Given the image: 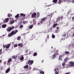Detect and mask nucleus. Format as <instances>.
I'll use <instances>...</instances> for the list:
<instances>
[{"instance_id":"obj_42","label":"nucleus","mask_w":74,"mask_h":74,"mask_svg":"<svg viewBox=\"0 0 74 74\" xmlns=\"http://www.w3.org/2000/svg\"><path fill=\"white\" fill-rule=\"evenodd\" d=\"M74 52V51H73L72 50L71 51V52L70 53L71 54H72V53H73Z\"/></svg>"},{"instance_id":"obj_10","label":"nucleus","mask_w":74,"mask_h":74,"mask_svg":"<svg viewBox=\"0 0 74 74\" xmlns=\"http://www.w3.org/2000/svg\"><path fill=\"white\" fill-rule=\"evenodd\" d=\"M36 15L37 14L36 13H34L33 14L32 16V18H36Z\"/></svg>"},{"instance_id":"obj_54","label":"nucleus","mask_w":74,"mask_h":74,"mask_svg":"<svg viewBox=\"0 0 74 74\" xmlns=\"http://www.w3.org/2000/svg\"><path fill=\"white\" fill-rule=\"evenodd\" d=\"M51 5H52V4H50V5H48V6L49 7L50 6H51Z\"/></svg>"},{"instance_id":"obj_26","label":"nucleus","mask_w":74,"mask_h":74,"mask_svg":"<svg viewBox=\"0 0 74 74\" xmlns=\"http://www.w3.org/2000/svg\"><path fill=\"white\" fill-rule=\"evenodd\" d=\"M60 20V17H58V18L57 19V22H59V21Z\"/></svg>"},{"instance_id":"obj_23","label":"nucleus","mask_w":74,"mask_h":74,"mask_svg":"<svg viewBox=\"0 0 74 74\" xmlns=\"http://www.w3.org/2000/svg\"><path fill=\"white\" fill-rule=\"evenodd\" d=\"M12 59H11V58H10L9 59L8 61V63H10V62H11V61H12Z\"/></svg>"},{"instance_id":"obj_37","label":"nucleus","mask_w":74,"mask_h":74,"mask_svg":"<svg viewBox=\"0 0 74 74\" xmlns=\"http://www.w3.org/2000/svg\"><path fill=\"white\" fill-rule=\"evenodd\" d=\"M59 30H57L56 31V33H59Z\"/></svg>"},{"instance_id":"obj_47","label":"nucleus","mask_w":74,"mask_h":74,"mask_svg":"<svg viewBox=\"0 0 74 74\" xmlns=\"http://www.w3.org/2000/svg\"><path fill=\"white\" fill-rule=\"evenodd\" d=\"M27 52H28V50H26V51H25V52H26V53H27Z\"/></svg>"},{"instance_id":"obj_46","label":"nucleus","mask_w":74,"mask_h":74,"mask_svg":"<svg viewBox=\"0 0 74 74\" xmlns=\"http://www.w3.org/2000/svg\"><path fill=\"white\" fill-rule=\"evenodd\" d=\"M66 36V34H64L63 36V37H65V36Z\"/></svg>"},{"instance_id":"obj_41","label":"nucleus","mask_w":74,"mask_h":74,"mask_svg":"<svg viewBox=\"0 0 74 74\" xmlns=\"http://www.w3.org/2000/svg\"><path fill=\"white\" fill-rule=\"evenodd\" d=\"M23 27V25H21L20 26V28H22V27Z\"/></svg>"},{"instance_id":"obj_5","label":"nucleus","mask_w":74,"mask_h":74,"mask_svg":"<svg viewBox=\"0 0 74 74\" xmlns=\"http://www.w3.org/2000/svg\"><path fill=\"white\" fill-rule=\"evenodd\" d=\"M47 19V17H45L42 18L40 21V23L41 24H42V23H43L44 22V21H45Z\"/></svg>"},{"instance_id":"obj_20","label":"nucleus","mask_w":74,"mask_h":74,"mask_svg":"<svg viewBox=\"0 0 74 74\" xmlns=\"http://www.w3.org/2000/svg\"><path fill=\"white\" fill-rule=\"evenodd\" d=\"M27 23H28V22H27V21H23V24H24V25H25V24H27Z\"/></svg>"},{"instance_id":"obj_55","label":"nucleus","mask_w":74,"mask_h":74,"mask_svg":"<svg viewBox=\"0 0 74 74\" xmlns=\"http://www.w3.org/2000/svg\"><path fill=\"white\" fill-rule=\"evenodd\" d=\"M23 46V45H21V46H20L21 47H22Z\"/></svg>"},{"instance_id":"obj_43","label":"nucleus","mask_w":74,"mask_h":74,"mask_svg":"<svg viewBox=\"0 0 74 74\" xmlns=\"http://www.w3.org/2000/svg\"><path fill=\"white\" fill-rule=\"evenodd\" d=\"M21 45H22V43H20V44H18V47H20V46H21Z\"/></svg>"},{"instance_id":"obj_9","label":"nucleus","mask_w":74,"mask_h":74,"mask_svg":"<svg viewBox=\"0 0 74 74\" xmlns=\"http://www.w3.org/2000/svg\"><path fill=\"white\" fill-rule=\"evenodd\" d=\"M9 21V18H6L5 19V21H3V23H5V22L7 23Z\"/></svg>"},{"instance_id":"obj_48","label":"nucleus","mask_w":74,"mask_h":74,"mask_svg":"<svg viewBox=\"0 0 74 74\" xmlns=\"http://www.w3.org/2000/svg\"><path fill=\"white\" fill-rule=\"evenodd\" d=\"M3 48H6V46H5V45H4L3 46Z\"/></svg>"},{"instance_id":"obj_45","label":"nucleus","mask_w":74,"mask_h":74,"mask_svg":"<svg viewBox=\"0 0 74 74\" xmlns=\"http://www.w3.org/2000/svg\"><path fill=\"white\" fill-rule=\"evenodd\" d=\"M63 1L64 2H67V0H63L62 1V3H63Z\"/></svg>"},{"instance_id":"obj_35","label":"nucleus","mask_w":74,"mask_h":74,"mask_svg":"<svg viewBox=\"0 0 74 74\" xmlns=\"http://www.w3.org/2000/svg\"><path fill=\"white\" fill-rule=\"evenodd\" d=\"M24 68H25V69H27L28 68V65H26L24 66Z\"/></svg>"},{"instance_id":"obj_50","label":"nucleus","mask_w":74,"mask_h":74,"mask_svg":"<svg viewBox=\"0 0 74 74\" xmlns=\"http://www.w3.org/2000/svg\"><path fill=\"white\" fill-rule=\"evenodd\" d=\"M72 20L73 21H74V17H73L72 18Z\"/></svg>"},{"instance_id":"obj_34","label":"nucleus","mask_w":74,"mask_h":74,"mask_svg":"<svg viewBox=\"0 0 74 74\" xmlns=\"http://www.w3.org/2000/svg\"><path fill=\"white\" fill-rule=\"evenodd\" d=\"M19 14H18L16 16H15V17L16 18H18L19 17Z\"/></svg>"},{"instance_id":"obj_62","label":"nucleus","mask_w":74,"mask_h":74,"mask_svg":"<svg viewBox=\"0 0 74 74\" xmlns=\"http://www.w3.org/2000/svg\"><path fill=\"white\" fill-rule=\"evenodd\" d=\"M38 24L39 25H40V23H38Z\"/></svg>"},{"instance_id":"obj_44","label":"nucleus","mask_w":74,"mask_h":74,"mask_svg":"<svg viewBox=\"0 0 74 74\" xmlns=\"http://www.w3.org/2000/svg\"><path fill=\"white\" fill-rule=\"evenodd\" d=\"M2 49L0 50V55H1V53H2Z\"/></svg>"},{"instance_id":"obj_28","label":"nucleus","mask_w":74,"mask_h":74,"mask_svg":"<svg viewBox=\"0 0 74 74\" xmlns=\"http://www.w3.org/2000/svg\"><path fill=\"white\" fill-rule=\"evenodd\" d=\"M37 55V53H34L33 56H36Z\"/></svg>"},{"instance_id":"obj_24","label":"nucleus","mask_w":74,"mask_h":74,"mask_svg":"<svg viewBox=\"0 0 74 74\" xmlns=\"http://www.w3.org/2000/svg\"><path fill=\"white\" fill-rule=\"evenodd\" d=\"M12 14H10V13H8V17H10V16H12Z\"/></svg>"},{"instance_id":"obj_63","label":"nucleus","mask_w":74,"mask_h":74,"mask_svg":"<svg viewBox=\"0 0 74 74\" xmlns=\"http://www.w3.org/2000/svg\"><path fill=\"white\" fill-rule=\"evenodd\" d=\"M47 37H49V35H48Z\"/></svg>"},{"instance_id":"obj_40","label":"nucleus","mask_w":74,"mask_h":74,"mask_svg":"<svg viewBox=\"0 0 74 74\" xmlns=\"http://www.w3.org/2000/svg\"><path fill=\"white\" fill-rule=\"evenodd\" d=\"M14 48H15V47H18V45L17 44H16L14 45Z\"/></svg>"},{"instance_id":"obj_7","label":"nucleus","mask_w":74,"mask_h":74,"mask_svg":"<svg viewBox=\"0 0 74 74\" xmlns=\"http://www.w3.org/2000/svg\"><path fill=\"white\" fill-rule=\"evenodd\" d=\"M69 65L70 66H72L73 67L74 66V62L73 61H71L69 62Z\"/></svg>"},{"instance_id":"obj_6","label":"nucleus","mask_w":74,"mask_h":74,"mask_svg":"<svg viewBox=\"0 0 74 74\" xmlns=\"http://www.w3.org/2000/svg\"><path fill=\"white\" fill-rule=\"evenodd\" d=\"M58 53V52L57 51L56 53H55L54 55H53L51 57V59H55V57L56 56V55H57Z\"/></svg>"},{"instance_id":"obj_60","label":"nucleus","mask_w":74,"mask_h":74,"mask_svg":"<svg viewBox=\"0 0 74 74\" xmlns=\"http://www.w3.org/2000/svg\"><path fill=\"white\" fill-rule=\"evenodd\" d=\"M23 35H25L26 34H23Z\"/></svg>"},{"instance_id":"obj_57","label":"nucleus","mask_w":74,"mask_h":74,"mask_svg":"<svg viewBox=\"0 0 74 74\" xmlns=\"http://www.w3.org/2000/svg\"><path fill=\"white\" fill-rule=\"evenodd\" d=\"M51 14L52 15H53V13H51Z\"/></svg>"},{"instance_id":"obj_15","label":"nucleus","mask_w":74,"mask_h":74,"mask_svg":"<svg viewBox=\"0 0 74 74\" xmlns=\"http://www.w3.org/2000/svg\"><path fill=\"white\" fill-rule=\"evenodd\" d=\"M6 26H7V25L3 24V25H2V28H5Z\"/></svg>"},{"instance_id":"obj_36","label":"nucleus","mask_w":74,"mask_h":74,"mask_svg":"<svg viewBox=\"0 0 74 74\" xmlns=\"http://www.w3.org/2000/svg\"><path fill=\"white\" fill-rule=\"evenodd\" d=\"M71 2V0H66V2L70 3Z\"/></svg>"},{"instance_id":"obj_12","label":"nucleus","mask_w":74,"mask_h":74,"mask_svg":"<svg viewBox=\"0 0 74 74\" xmlns=\"http://www.w3.org/2000/svg\"><path fill=\"white\" fill-rule=\"evenodd\" d=\"M23 59H24V57H23V56H21L20 58V60H23Z\"/></svg>"},{"instance_id":"obj_29","label":"nucleus","mask_w":74,"mask_h":74,"mask_svg":"<svg viewBox=\"0 0 74 74\" xmlns=\"http://www.w3.org/2000/svg\"><path fill=\"white\" fill-rule=\"evenodd\" d=\"M33 25H32L29 26V28L30 29H32V28H33Z\"/></svg>"},{"instance_id":"obj_19","label":"nucleus","mask_w":74,"mask_h":74,"mask_svg":"<svg viewBox=\"0 0 74 74\" xmlns=\"http://www.w3.org/2000/svg\"><path fill=\"white\" fill-rule=\"evenodd\" d=\"M34 37H35V35H32V36L31 39H30V40H33V38H34Z\"/></svg>"},{"instance_id":"obj_38","label":"nucleus","mask_w":74,"mask_h":74,"mask_svg":"<svg viewBox=\"0 0 74 74\" xmlns=\"http://www.w3.org/2000/svg\"><path fill=\"white\" fill-rule=\"evenodd\" d=\"M40 73L41 74H44V71H40Z\"/></svg>"},{"instance_id":"obj_1","label":"nucleus","mask_w":74,"mask_h":74,"mask_svg":"<svg viewBox=\"0 0 74 74\" xmlns=\"http://www.w3.org/2000/svg\"><path fill=\"white\" fill-rule=\"evenodd\" d=\"M18 32V31L17 30H16L15 31H13L11 33L8 34V37H11V36H13L14 34H15Z\"/></svg>"},{"instance_id":"obj_32","label":"nucleus","mask_w":74,"mask_h":74,"mask_svg":"<svg viewBox=\"0 0 74 74\" xmlns=\"http://www.w3.org/2000/svg\"><path fill=\"white\" fill-rule=\"evenodd\" d=\"M63 57V56L62 55H60L59 56V59L60 60H62V59H60V57Z\"/></svg>"},{"instance_id":"obj_52","label":"nucleus","mask_w":74,"mask_h":74,"mask_svg":"<svg viewBox=\"0 0 74 74\" xmlns=\"http://www.w3.org/2000/svg\"><path fill=\"white\" fill-rule=\"evenodd\" d=\"M2 62V60H0V63H1Z\"/></svg>"},{"instance_id":"obj_13","label":"nucleus","mask_w":74,"mask_h":74,"mask_svg":"<svg viewBox=\"0 0 74 74\" xmlns=\"http://www.w3.org/2000/svg\"><path fill=\"white\" fill-rule=\"evenodd\" d=\"M15 22V20H13L12 21H10V25H12V24H13V23H14Z\"/></svg>"},{"instance_id":"obj_11","label":"nucleus","mask_w":74,"mask_h":74,"mask_svg":"<svg viewBox=\"0 0 74 74\" xmlns=\"http://www.w3.org/2000/svg\"><path fill=\"white\" fill-rule=\"evenodd\" d=\"M10 71V68H8L5 71V73H9Z\"/></svg>"},{"instance_id":"obj_2","label":"nucleus","mask_w":74,"mask_h":74,"mask_svg":"<svg viewBox=\"0 0 74 74\" xmlns=\"http://www.w3.org/2000/svg\"><path fill=\"white\" fill-rule=\"evenodd\" d=\"M64 68H65L64 66H63L62 68V67L60 66H58L56 69H57V70L58 71L59 73H61L62 71H61L60 69H64Z\"/></svg>"},{"instance_id":"obj_17","label":"nucleus","mask_w":74,"mask_h":74,"mask_svg":"<svg viewBox=\"0 0 74 74\" xmlns=\"http://www.w3.org/2000/svg\"><path fill=\"white\" fill-rule=\"evenodd\" d=\"M58 25V24L57 23L54 24L53 25V27L54 28H55V27H56V26H57Z\"/></svg>"},{"instance_id":"obj_8","label":"nucleus","mask_w":74,"mask_h":74,"mask_svg":"<svg viewBox=\"0 0 74 74\" xmlns=\"http://www.w3.org/2000/svg\"><path fill=\"white\" fill-rule=\"evenodd\" d=\"M33 63V60H29L28 62V64L29 65H32V64Z\"/></svg>"},{"instance_id":"obj_18","label":"nucleus","mask_w":74,"mask_h":74,"mask_svg":"<svg viewBox=\"0 0 74 74\" xmlns=\"http://www.w3.org/2000/svg\"><path fill=\"white\" fill-rule=\"evenodd\" d=\"M21 37L20 36H18L17 37V40H21Z\"/></svg>"},{"instance_id":"obj_21","label":"nucleus","mask_w":74,"mask_h":74,"mask_svg":"<svg viewBox=\"0 0 74 74\" xmlns=\"http://www.w3.org/2000/svg\"><path fill=\"white\" fill-rule=\"evenodd\" d=\"M68 60V58H66L64 59V62H67Z\"/></svg>"},{"instance_id":"obj_59","label":"nucleus","mask_w":74,"mask_h":74,"mask_svg":"<svg viewBox=\"0 0 74 74\" xmlns=\"http://www.w3.org/2000/svg\"><path fill=\"white\" fill-rule=\"evenodd\" d=\"M47 33V32H44V33Z\"/></svg>"},{"instance_id":"obj_39","label":"nucleus","mask_w":74,"mask_h":74,"mask_svg":"<svg viewBox=\"0 0 74 74\" xmlns=\"http://www.w3.org/2000/svg\"><path fill=\"white\" fill-rule=\"evenodd\" d=\"M65 53H66V55H67L68 54H69V53H70L69 51H66L65 52Z\"/></svg>"},{"instance_id":"obj_25","label":"nucleus","mask_w":74,"mask_h":74,"mask_svg":"<svg viewBox=\"0 0 74 74\" xmlns=\"http://www.w3.org/2000/svg\"><path fill=\"white\" fill-rule=\"evenodd\" d=\"M65 63H66V62H64H64L62 63V66H63V67H64V66H65V64H66Z\"/></svg>"},{"instance_id":"obj_61","label":"nucleus","mask_w":74,"mask_h":74,"mask_svg":"<svg viewBox=\"0 0 74 74\" xmlns=\"http://www.w3.org/2000/svg\"><path fill=\"white\" fill-rule=\"evenodd\" d=\"M50 9V8H48V10H49Z\"/></svg>"},{"instance_id":"obj_4","label":"nucleus","mask_w":74,"mask_h":74,"mask_svg":"<svg viewBox=\"0 0 74 74\" xmlns=\"http://www.w3.org/2000/svg\"><path fill=\"white\" fill-rule=\"evenodd\" d=\"M20 15L21 16V17L22 18V19H24L26 16V14L23 13H21L20 14Z\"/></svg>"},{"instance_id":"obj_49","label":"nucleus","mask_w":74,"mask_h":74,"mask_svg":"<svg viewBox=\"0 0 74 74\" xmlns=\"http://www.w3.org/2000/svg\"><path fill=\"white\" fill-rule=\"evenodd\" d=\"M72 3H74V0H72V1H71Z\"/></svg>"},{"instance_id":"obj_33","label":"nucleus","mask_w":74,"mask_h":74,"mask_svg":"<svg viewBox=\"0 0 74 74\" xmlns=\"http://www.w3.org/2000/svg\"><path fill=\"white\" fill-rule=\"evenodd\" d=\"M57 1H58V0H53V3H57Z\"/></svg>"},{"instance_id":"obj_3","label":"nucleus","mask_w":74,"mask_h":74,"mask_svg":"<svg viewBox=\"0 0 74 74\" xmlns=\"http://www.w3.org/2000/svg\"><path fill=\"white\" fill-rule=\"evenodd\" d=\"M14 26H13L12 27H8V28L6 29V30L8 32H10L11 30L14 29Z\"/></svg>"},{"instance_id":"obj_56","label":"nucleus","mask_w":74,"mask_h":74,"mask_svg":"<svg viewBox=\"0 0 74 74\" xmlns=\"http://www.w3.org/2000/svg\"><path fill=\"white\" fill-rule=\"evenodd\" d=\"M72 36L73 37H74V34H73Z\"/></svg>"},{"instance_id":"obj_14","label":"nucleus","mask_w":74,"mask_h":74,"mask_svg":"<svg viewBox=\"0 0 74 74\" xmlns=\"http://www.w3.org/2000/svg\"><path fill=\"white\" fill-rule=\"evenodd\" d=\"M54 71H55V74H59V73L57 72V69H56H56L54 70Z\"/></svg>"},{"instance_id":"obj_31","label":"nucleus","mask_w":74,"mask_h":74,"mask_svg":"<svg viewBox=\"0 0 74 74\" xmlns=\"http://www.w3.org/2000/svg\"><path fill=\"white\" fill-rule=\"evenodd\" d=\"M39 16H40V13L37 12V18H38V17H39Z\"/></svg>"},{"instance_id":"obj_16","label":"nucleus","mask_w":74,"mask_h":74,"mask_svg":"<svg viewBox=\"0 0 74 74\" xmlns=\"http://www.w3.org/2000/svg\"><path fill=\"white\" fill-rule=\"evenodd\" d=\"M10 44H8L7 45H5V47H6V48H10Z\"/></svg>"},{"instance_id":"obj_30","label":"nucleus","mask_w":74,"mask_h":74,"mask_svg":"<svg viewBox=\"0 0 74 74\" xmlns=\"http://www.w3.org/2000/svg\"><path fill=\"white\" fill-rule=\"evenodd\" d=\"M52 37L53 38H55V35H54L53 34H52Z\"/></svg>"},{"instance_id":"obj_64","label":"nucleus","mask_w":74,"mask_h":74,"mask_svg":"<svg viewBox=\"0 0 74 74\" xmlns=\"http://www.w3.org/2000/svg\"><path fill=\"white\" fill-rule=\"evenodd\" d=\"M53 48V47H51V49H52Z\"/></svg>"},{"instance_id":"obj_58","label":"nucleus","mask_w":74,"mask_h":74,"mask_svg":"<svg viewBox=\"0 0 74 74\" xmlns=\"http://www.w3.org/2000/svg\"><path fill=\"white\" fill-rule=\"evenodd\" d=\"M4 64H5V63H6V62H4Z\"/></svg>"},{"instance_id":"obj_53","label":"nucleus","mask_w":74,"mask_h":74,"mask_svg":"<svg viewBox=\"0 0 74 74\" xmlns=\"http://www.w3.org/2000/svg\"><path fill=\"white\" fill-rule=\"evenodd\" d=\"M65 74H70V73H65Z\"/></svg>"},{"instance_id":"obj_22","label":"nucleus","mask_w":74,"mask_h":74,"mask_svg":"<svg viewBox=\"0 0 74 74\" xmlns=\"http://www.w3.org/2000/svg\"><path fill=\"white\" fill-rule=\"evenodd\" d=\"M12 59H15L16 58V56H12Z\"/></svg>"},{"instance_id":"obj_27","label":"nucleus","mask_w":74,"mask_h":74,"mask_svg":"<svg viewBox=\"0 0 74 74\" xmlns=\"http://www.w3.org/2000/svg\"><path fill=\"white\" fill-rule=\"evenodd\" d=\"M62 0H59V2H58V4H61V3H62Z\"/></svg>"},{"instance_id":"obj_51","label":"nucleus","mask_w":74,"mask_h":74,"mask_svg":"<svg viewBox=\"0 0 74 74\" xmlns=\"http://www.w3.org/2000/svg\"><path fill=\"white\" fill-rule=\"evenodd\" d=\"M56 29H59V27H56Z\"/></svg>"}]
</instances>
